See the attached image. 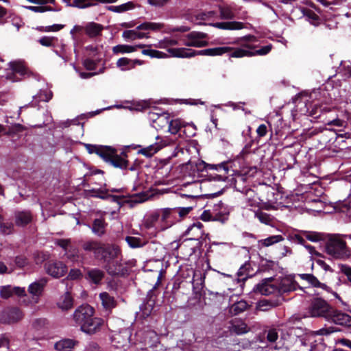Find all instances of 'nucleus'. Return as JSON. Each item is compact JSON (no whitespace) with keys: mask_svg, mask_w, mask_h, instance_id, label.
I'll list each match as a JSON object with an SVG mask.
<instances>
[{"mask_svg":"<svg viewBox=\"0 0 351 351\" xmlns=\"http://www.w3.org/2000/svg\"><path fill=\"white\" fill-rule=\"evenodd\" d=\"M46 269L48 274L58 278L63 276L66 273L67 267L62 261H50L46 265Z\"/></svg>","mask_w":351,"mask_h":351,"instance_id":"10","label":"nucleus"},{"mask_svg":"<svg viewBox=\"0 0 351 351\" xmlns=\"http://www.w3.org/2000/svg\"><path fill=\"white\" fill-rule=\"evenodd\" d=\"M242 46L245 48H247L248 49H250L251 50V53H252V56H264V55H266L267 53H269L271 49H272V45H265V46H263L262 47L261 49H258V50H254L252 51L253 49H254L255 47L252 45H250V44H243L242 45Z\"/></svg>","mask_w":351,"mask_h":351,"instance_id":"34","label":"nucleus"},{"mask_svg":"<svg viewBox=\"0 0 351 351\" xmlns=\"http://www.w3.org/2000/svg\"><path fill=\"white\" fill-rule=\"evenodd\" d=\"M106 0H73L72 1V5L74 8H77L80 9H84L88 7L94 6L97 3L95 2H99L101 3H105Z\"/></svg>","mask_w":351,"mask_h":351,"instance_id":"33","label":"nucleus"},{"mask_svg":"<svg viewBox=\"0 0 351 351\" xmlns=\"http://www.w3.org/2000/svg\"><path fill=\"white\" fill-rule=\"evenodd\" d=\"M143 60H131L125 57L118 59L116 63L117 66L123 71L134 69L136 65H143Z\"/></svg>","mask_w":351,"mask_h":351,"instance_id":"18","label":"nucleus"},{"mask_svg":"<svg viewBox=\"0 0 351 351\" xmlns=\"http://www.w3.org/2000/svg\"><path fill=\"white\" fill-rule=\"evenodd\" d=\"M104 29L102 25L95 22L88 23L84 27L86 34L90 38L97 37L101 35Z\"/></svg>","mask_w":351,"mask_h":351,"instance_id":"30","label":"nucleus"},{"mask_svg":"<svg viewBox=\"0 0 351 351\" xmlns=\"http://www.w3.org/2000/svg\"><path fill=\"white\" fill-rule=\"evenodd\" d=\"M279 287H256L254 290L255 292H258L262 295H269L275 291H280Z\"/></svg>","mask_w":351,"mask_h":351,"instance_id":"52","label":"nucleus"},{"mask_svg":"<svg viewBox=\"0 0 351 351\" xmlns=\"http://www.w3.org/2000/svg\"><path fill=\"white\" fill-rule=\"evenodd\" d=\"M14 230V224L12 222H0V232L3 234H10Z\"/></svg>","mask_w":351,"mask_h":351,"instance_id":"53","label":"nucleus"},{"mask_svg":"<svg viewBox=\"0 0 351 351\" xmlns=\"http://www.w3.org/2000/svg\"><path fill=\"white\" fill-rule=\"evenodd\" d=\"M208 45V41L199 40H189L185 43L186 46L195 47H203L207 46Z\"/></svg>","mask_w":351,"mask_h":351,"instance_id":"62","label":"nucleus"},{"mask_svg":"<svg viewBox=\"0 0 351 351\" xmlns=\"http://www.w3.org/2000/svg\"><path fill=\"white\" fill-rule=\"evenodd\" d=\"M23 317L21 311L15 307L7 308L0 312V322L2 324H14Z\"/></svg>","mask_w":351,"mask_h":351,"instance_id":"7","label":"nucleus"},{"mask_svg":"<svg viewBox=\"0 0 351 351\" xmlns=\"http://www.w3.org/2000/svg\"><path fill=\"white\" fill-rule=\"evenodd\" d=\"M169 127L167 129V132H170L172 134H176L180 132H183V133L187 137H191L194 136V132H191L187 134V130L189 129V127H191V125L186 124L184 123L182 120L179 119H171L169 123Z\"/></svg>","mask_w":351,"mask_h":351,"instance_id":"12","label":"nucleus"},{"mask_svg":"<svg viewBox=\"0 0 351 351\" xmlns=\"http://www.w3.org/2000/svg\"><path fill=\"white\" fill-rule=\"evenodd\" d=\"M15 264L19 268H23L29 263L28 259L23 255H19L15 257Z\"/></svg>","mask_w":351,"mask_h":351,"instance_id":"63","label":"nucleus"},{"mask_svg":"<svg viewBox=\"0 0 351 351\" xmlns=\"http://www.w3.org/2000/svg\"><path fill=\"white\" fill-rule=\"evenodd\" d=\"M210 25L225 30H239L244 28V23L239 21L217 22L210 23Z\"/></svg>","mask_w":351,"mask_h":351,"instance_id":"22","label":"nucleus"},{"mask_svg":"<svg viewBox=\"0 0 351 351\" xmlns=\"http://www.w3.org/2000/svg\"><path fill=\"white\" fill-rule=\"evenodd\" d=\"M296 277L306 281L310 285H326L320 282L317 278L311 274H302L296 275H289L280 284V285H299L295 280Z\"/></svg>","mask_w":351,"mask_h":351,"instance_id":"6","label":"nucleus"},{"mask_svg":"<svg viewBox=\"0 0 351 351\" xmlns=\"http://www.w3.org/2000/svg\"><path fill=\"white\" fill-rule=\"evenodd\" d=\"M204 167L205 169H215L218 171H223V176H232L234 172V170L232 169V161H226L221 162L217 165H210L203 163Z\"/></svg>","mask_w":351,"mask_h":351,"instance_id":"17","label":"nucleus"},{"mask_svg":"<svg viewBox=\"0 0 351 351\" xmlns=\"http://www.w3.org/2000/svg\"><path fill=\"white\" fill-rule=\"evenodd\" d=\"M220 18L223 20H230L235 17L232 8L229 5H219Z\"/></svg>","mask_w":351,"mask_h":351,"instance_id":"39","label":"nucleus"},{"mask_svg":"<svg viewBox=\"0 0 351 351\" xmlns=\"http://www.w3.org/2000/svg\"><path fill=\"white\" fill-rule=\"evenodd\" d=\"M160 146L158 143H155L139 149L138 153L146 157H152L155 153L160 150Z\"/></svg>","mask_w":351,"mask_h":351,"instance_id":"41","label":"nucleus"},{"mask_svg":"<svg viewBox=\"0 0 351 351\" xmlns=\"http://www.w3.org/2000/svg\"><path fill=\"white\" fill-rule=\"evenodd\" d=\"M328 306L327 303L321 298H315L312 302L309 312L312 317H327Z\"/></svg>","mask_w":351,"mask_h":351,"instance_id":"11","label":"nucleus"},{"mask_svg":"<svg viewBox=\"0 0 351 351\" xmlns=\"http://www.w3.org/2000/svg\"><path fill=\"white\" fill-rule=\"evenodd\" d=\"M79 342L72 339H63L55 343V348L58 351H71Z\"/></svg>","mask_w":351,"mask_h":351,"instance_id":"27","label":"nucleus"},{"mask_svg":"<svg viewBox=\"0 0 351 351\" xmlns=\"http://www.w3.org/2000/svg\"><path fill=\"white\" fill-rule=\"evenodd\" d=\"M57 305L62 310H68L73 307V298L69 291H66L64 295L60 298Z\"/></svg>","mask_w":351,"mask_h":351,"instance_id":"31","label":"nucleus"},{"mask_svg":"<svg viewBox=\"0 0 351 351\" xmlns=\"http://www.w3.org/2000/svg\"><path fill=\"white\" fill-rule=\"evenodd\" d=\"M128 197L125 195H115L110 194L108 195V199L111 202H115L119 205V207L123 206L125 204H138L147 200L149 197V195L147 192H141L138 193L133 194L128 196L130 199H126Z\"/></svg>","mask_w":351,"mask_h":351,"instance_id":"5","label":"nucleus"},{"mask_svg":"<svg viewBox=\"0 0 351 351\" xmlns=\"http://www.w3.org/2000/svg\"><path fill=\"white\" fill-rule=\"evenodd\" d=\"M165 271H163L162 270H160L159 271H156L154 272H152L150 274H147V275L153 276V278L156 279V281L154 282V284L153 285L157 286V285H161L162 284V280L163 278H165Z\"/></svg>","mask_w":351,"mask_h":351,"instance_id":"58","label":"nucleus"},{"mask_svg":"<svg viewBox=\"0 0 351 351\" xmlns=\"http://www.w3.org/2000/svg\"><path fill=\"white\" fill-rule=\"evenodd\" d=\"M229 330L230 332L234 333L237 335H241L247 333L250 328L247 325L241 320H235L233 321L230 326L229 327Z\"/></svg>","mask_w":351,"mask_h":351,"instance_id":"28","label":"nucleus"},{"mask_svg":"<svg viewBox=\"0 0 351 351\" xmlns=\"http://www.w3.org/2000/svg\"><path fill=\"white\" fill-rule=\"evenodd\" d=\"M350 256L346 241L339 234H330V257L336 259H346Z\"/></svg>","mask_w":351,"mask_h":351,"instance_id":"4","label":"nucleus"},{"mask_svg":"<svg viewBox=\"0 0 351 351\" xmlns=\"http://www.w3.org/2000/svg\"><path fill=\"white\" fill-rule=\"evenodd\" d=\"M136 51V47L128 45H117L112 47L114 54L128 53Z\"/></svg>","mask_w":351,"mask_h":351,"instance_id":"44","label":"nucleus"},{"mask_svg":"<svg viewBox=\"0 0 351 351\" xmlns=\"http://www.w3.org/2000/svg\"><path fill=\"white\" fill-rule=\"evenodd\" d=\"M49 322L46 318H34L31 321V326L35 330H41L47 327Z\"/></svg>","mask_w":351,"mask_h":351,"instance_id":"40","label":"nucleus"},{"mask_svg":"<svg viewBox=\"0 0 351 351\" xmlns=\"http://www.w3.org/2000/svg\"><path fill=\"white\" fill-rule=\"evenodd\" d=\"M274 306L272 302L267 300H261L256 304L255 308V313L257 314L258 311H267Z\"/></svg>","mask_w":351,"mask_h":351,"instance_id":"49","label":"nucleus"},{"mask_svg":"<svg viewBox=\"0 0 351 351\" xmlns=\"http://www.w3.org/2000/svg\"><path fill=\"white\" fill-rule=\"evenodd\" d=\"M268 132L267 127L265 124H261L256 129L257 137L256 141L257 143H259L260 139L267 135Z\"/></svg>","mask_w":351,"mask_h":351,"instance_id":"61","label":"nucleus"},{"mask_svg":"<svg viewBox=\"0 0 351 351\" xmlns=\"http://www.w3.org/2000/svg\"><path fill=\"white\" fill-rule=\"evenodd\" d=\"M64 27V25L54 24L49 26H39L36 29L40 32H58Z\"/></svg>","mask_w":351,"mask_h":351,"instance_id":"51","label":"nucleus"},{"mask_svg":"<svg viewBox=\"0 0 351 351\" xmlns=\"http://www.w3.org/2000/svg\"><path fill=\"white\" fill-rule=\"evenodd\" d=\"M332 70H334L335 73L332 74L330 71V80L337 74H341L346 77H351V64L349 62L346 63L343 60H337L335 64L332 66Z\"/></svg>","mask_w":351,"mask_h":351,"instance_id":"13","label":"nucleus"},{"mask_svg":"<svg viewBox=\"0 0 351 351\" xmlns=\"http://www.w3.org/2000/svg\"><path fill=\"white\" fill-rule=\"evenodd\" d=\"M95 310L92 306L82 304L75 309L73 319L80 326L82 331L93 335L99 331L104 324L103 319L93 316Z\"/></svg>","mask_w":351,"mask_h":351,"instance_id":"3","label":"nucleus"},{"mask_svg":"<svg viewBox=\"0 0 351 351\" xmlns=\"http://www.w3.org/2000/svg\"><path fill=\"white\" fill-rule=\"evenodd\" d=\"M255 217L261 223L266 225H271L274 220V217L272 215L263 212L261 209H258L255 212Z\"/></svg>","mask_w":351,"mask_h":351,"instance_id":"37","label":"nucleus"},{"mask_svg":"<svg viewBox=\"0 0 351 351\" xmlns=\"http://www.w3.org/2000/svg\"><path fill=\"white\" fill-rule=\"evenodd\" d=\"M302 234L305 238L312 242L319 241H325V252L329 254V238L326 239V237L324 233L311 231H304Z\"/></svg>","mask_w":351,"mask_h":351,"instance_id":"15","label":"nucleus"},{"mask_svg":"<svg viewBox=\"0 0 351 351\" xmlns=\"http://www.w3.org/2000/svg\"><path fill=\"white\" fill-rule=\"evenodd\" d=\"M122 36L125 39L128 40H136V39H141L145 37H147L145 33L139 32L136 30H125L123 32Z\"/></svg>","mask_w":351,"mask_h":351,"instance_id":"42","label":"nucleus"},{"mask_svg":"<svg viewBox=\"0 0 351 351\" xmlns=\"http://www.w3.org/2000/svg\"><path fill=\"white\" fill-rule=\"evenodd\" d=\"M204 233L203 224L199 221H196L188 227L184 232V235L191 236L190 239L191 240H198L202 238Z\"/></svg>","mask_w":351,"mask_h":351,"instance_id":"16","label":"nucleus"},{"mask_svg":"<svg viewBox=\"0 0 351 351\" xmlns=\"http://www.w3.org/2000/svg\"><path fill=\"white\" fill-rule=\"evenodd\" d=\"M57 40L56 37L43 36L38 40V43L44 47H53L54 46V42Z\"/></svg>","mask_w":351,"mask_h":351,"instance_id":"57","label":"nucleus"},{"mask_svg":"<svg viewBox=\"0 0 351 351\" xmlns=\"http://www.w3.org/2000/svg\"><path fill=\"white\" fill-rule=\"evenodd\" d=\"M43 291V287H29L28 292L32 296L31 302L37 303L39 296Z\"/></svg>","mask_w":351,"mask_h":351,"instance_id":"46","label":"nucleus"},{"mask_svg":"<svg viewBox=\"0 0 351 351\" xmlns=\"http://www.w3.org/2000/svg\"><path fill=\"white\" fill-rule=\"evenodd\" d=\"M201 219H202L204 221H208L210 220L213 221H218L221 223H224L228 219V213H222L221 212H219L218 213H216L215 216H213V215L210 213L209 210H204L200 217Z\"/></svg>","mask_w":351,"mask_h":351,"instance_id":"29","label":"nucleus"},{"mask_svg":"<svg viewBox=\"0 0 351 351\" xmlns=\"http://www.w3.org/2000/svg\"><path fill=\"white\" fill-rule=\"evenodd\" d=\"M168 52L173 56L176 58H191L197 55L201 56H208V53H206V49L203 50H194L191 49L186 48H169L168 49Z\"/></svg>","mask_w":351,"mask_h":351,"instance_id":"9","label":"nucleus"},{"mask_svg":"<svg viewBox=\"0 0 351 351\" xmlns=\"http://www.w3.org/2000/svg\"><path fill=\"white\" fill-rule=\"evenodd\" d=\"M278 338V333L276 328H270L267 333V339L271 343L275 342Z\"/></svg>","mask_w":351,"mask_h":351,"instance_id":"64","label":"nucleus"},{"mask_svg":"<svg viewBox=\"0 0 351 351\" xmlns=\"http://www.w3.org/2000/svg\"><path fill=\"white\" fill-rule=\"evenodd\" d=\"M125 241L128 245L132 248L141 247L145 245V243L138 237H134L131 236H127L125 237Z\"/></svg>","mask_w":351,"mask_h":351,"instance_id":"48","label":"nucleus"},{"mask_svg":"<svg viewBox=\"0 0 351 351\" xmlns=\"http://www.w3.org/2000/svg\"><path fill=\"white\" fill-rule=\"evenodd\" d=\"M82 247L86 252H92L96 259L106 263L109 274L114 276H125L128 269L121 263V250L115 244H104L97 241H88L83 243Z\"/></svg>","mask_w":351,"mask_h":351,"instance_id":"1","label":"nucleus"},{"mask_svg":"<svg viewBox=\"0 0 351 351\" xmlns=\"http://www.w3.org/2000/svg\"><path fill=\"white\" fill-rule=\"evenodd\" d=\"M284 240V237L282 235H272L265 239L259 241L261 244L265 247H269L275 243Z\"/></svg>","mask_w":351,"mask_h":351,"instance_id":"45","label":"nucleus"},{"mask_svg":"<svg viewBox=\"0 0 351 351\" xmlns=\"http://www.w3.org/2000/svg\"><path fill=\"white\" fill-rule=\"evenodd\" d=\"M150 119L152 121L153 127L157 130L167 132L171 121L169 113L163 112L162 114H158L152 112L150 113Z\"/></svg>","mask_w":351,"mask_h":351,"instance_id":"8","label":"nucleus"},{"mask_svg":"<svg viewBox=\"0 0 351 351\" xmlns=\"http://www.w3.org/2000/svg\"><path fill=\"white\" fill-rule=\"evenodd\" d=\"M15 223L17 226H25L32 221V214L29 210L15 211Z\"/></svg>","mask_w":351,"mask_h":351,"instance_id":"21","label":"nucleus"},{"mask_svg":"<svg viewBox=\"0 0 351 351\" xmlns=\"http://www.w3.org/2000/svg\"><path fill=\"white\" fill-rule=\"evenodd\" d=\"M162 25L152 22H145L137 26V30H159L162 27Z\"/></svg>","mask_w":351,"mask_h":351,"instance_id":"47","label":"nucleus"},{"mask_svg":"<svg viewBox=\"0 0 351 351\" xmlns=\"http://www.w3.org/2000/svg\"><path fill=\"white\" fill-rule=\"evenodd\" d=\"M65 256L71 261L75 262L78 259V251L76 248L70 247L65 251Z\"/></svg>","mask_w":351,"mask_h":351,"instance_id":"55","label":"nucleus"},{"mask_svg":"<svg viewBox=\"0 0 351 351\" xmlns=\"http://www.w3.org/2000/svg\"><path fill=\"white\" fill-rule=\"evenodd\" d=\"M134 7L135 5L133 2L128 1L119 5H109L107 7V10L114 12L121 13L132 10L134 8Z\"/></svg>","mask_w":351,"mask_h":351,"instance_id":"38","label":"nucleus"},{"mask_svg":"<svg viewBox=\"0 0 351 351\" xmlns=\"http://www.w3.org/2000/svg\"><path fill=\"white\" fill-rule=\"evenodd\" d=\"M341 16H349L346 6L343 1H339V2L335 3L333 1H330V21L332 17L335 18Z\"/></svg>","mask_w":351,"mask_h":351,"instance_id":"20","label":"nucleus"},{"mask_svg":"<svg viewBox=\"0 0 351 351\" xmlns=\"http://www.w3.org/2000/svg\"><path fill=\"white\" fill-rule=\"evenodd\" d=\"M105 272L99 268L88 269L84 278L90 282L98 285L105 277Z\"/></svg>","mask_w":351,"mask_h":351,"instance_id":"14","label":"nucleus"},{"mask_svg":"<svg viewBox=\"0 0 351 351\" xmlns=\"http://www.w3.org/2000/svg\"><path fill=\"white\" fill-rule=\"evenodd\" d=\"M84 276V274L80 269H71L68 274L67 278L72 280H80Z\"/></svg>","mask_w":351,"mask_h":351,"instance_id":"56","label":"nucleus"},{"mask_svg":"<svg viewBox=\"0 0 351 351\" xmlns=\"http://www.w3.org/2000/svg\"><path fill=\"white\" fill-rule=\"evenodd\" d=\"M232 49L233 48L230 47H218L206 49V53H208L209 56H221L223 53L231 51Z\"/></svg>","mask_w":351,"mask_h":351,"instance_id":"43","label":"nucleus"},{"mask_svg":"<svg viewBox=\"0 0 351 351\" xmlns=\"http://www.w3.org/2000/svg\"><path fill=\"white\" fill-rule=\"evenodd\" d=\"M161 213V219L163 221L173 223L177 219V208H164Z\"/></svg>","mask_w":351,"mask_h":351,"instance_id":"32","label":"nucleus"},{"mask_svg":"<svg viewBox=\"0 0 351 351\" xmlns=\"http://www.w3.org/2000/svg\"><path fill=\"white\" fill-rule=\"evenodd\" d=\"M331 322L337 325L349 327L351 326V316L339 311H333L332 314L330 313Z\"/></svg>","mask_w":351,"mask_h":351,"instance_id":"19","label":"nucleus"},{"mask_svg":"<svg viewBox=\"0 0 351 351\" xmlns=\"http://www.w3.org/2000/svg\"><path fill=\"white\" fill-rule=\"evenodd\" d=\"M247 306L248 305L245 301L240 300L230 306L229 312L232 315H237L245 311Z\"/></svg>","mask_w":351,"mask_h":351,"instance_id":"35","label":"nucleus"},{"mask_svg":"<svg viewBox=\"0 0 351 351\" xmlns=\"http://www.w3.org/2000/svg\"><path fill=\"white\" fill-rule=\"evenodd\" d=\"M99 298L105 308L111 309L116 306L117 303L114 298L110 296L108 293L104 292L100 293Z\"/></svg>","mask_w":351,"mask_h":351,"instance_id":"36","label":"nucleus"},{"mask_svg":"<svg viewBox=\"0 0 351 351\" xmlns=\"http://www.w3.org/2000/svg\"><path fill=\"white\" fill-rule=\"evenodd\" d=\"M91 191L93 192H99V195H91L93 197L99 198L104 200H108V195H110L108 193V189H91Z\"/></svg>","mask_w":351,"mask_h":351,"instance_id":"59","label":"nucleus"},{"mask_svg":"<svg viewBox=\"0 0 351 351\" xmlns=\"http://www.w3.org/2000/svg\"><path fill=\"white\" fill-rule=\"evenodd\" d=\"M245 56H252V53H251L250 49L248 50L241 48H237L230 54V58H243Z\"/></svg>","mask_w":351,"mask_h":351,"instance_id":"50","label":"nucleus"},{"mask_svg":"<svg viewBox=\"0 0 351 351\" xmlns=\"http://www.w3.org/2000/svg\"><path fill=\"white\" fill-rule=\"evenodd\" d=\"M10 67L12 70L10 74H8L7 78L15 81L13 78L15 74H19L23 76L27 73V68L21 62H10L9 63Z\"/></svg>","mask_w":351,"mask_h":351,"instance_id":"25","label":"nucleus"},{"mask_svg":"<svg viewBox=\"0 0 351 351\" xmlns=\"http://www.w3.org/2000/svg\"><path fill=\"white\" fill-rule=\"evenodd\" d=\"M91 191L93 192H99V195H91L93 197L99 198L104 200H108V195H110L108 193V189H91Z\"/></svg>","mask_w":351,"mask_h":351,"instance_id":"60","label":"nucleus"},{"mask_svg":"<svg viewBox=\"0 0 351 351\" xmlns=\"http://www.w3.org/2000/svg\"><path fill=\"white\" fill-rule=\"evenodd\" d=\"M107 226L108 223L106 222L104 218H96L93 221L91 230L95 235L101 237L106 234Z\"/></svg>","mask_w":351,"mask_h":351,"instance_id":"24","label":"nucleus"},{"mask_svg":"<svg viewBox=\"0 0 351 351\" xmlns=\"http://www.w3.org/2000/svg\"><path fill=\"white\" fill-rule=\"evenodd\" d=\"M85 147L89 154H96L106 162L110 164L114 168L121 170H135L134 167H129L130 162L128 160V154L125 151L118 154L117 150L111 146L86 144Z\"/></svg>","mask_w":351,"mask_h":351,"instance_id":"2","label":"nucleus"},{"mask_svg":"<svg viewBox=\"0 0 351 351\" xmlns=\"http://www.w3.org/2000/svg\"><path fill=\"white\" fill-rule=\"evenodd\" d=\"M25 129V126L20 123H16L11 127H9L7 130L6 135L7 136H12L13 134L21 132L24 131Z\"/></svg>","mask_w":351,"mask_h":351,"instance_id":"54","label":"nucleus"},{"mask_svg":"<svg viewBox=\"0 0 351 351\" xmlns=\"http://www.w3.org/2000/svg\"><path fill=\"white\" fill-rule=\"evenodd\" d=\"M252 270L251 264L249 262L242 265L237 272V282L244 283L247 278H251L252 276V274H251Z\"/></svg>","mask_w":351,"mask_h":351,"instance_id":"26","label":"nucleus"},{"mask_svg":"<svg viewBox=\"0 0 351 351\" xmlns=\"http://www.w3.org/2000/svg\"><path fill=\"white\" fill-rule=\"evenodd\" d=\"M1 296L3 298H8L13 294L22 297L26 295L24 287H2L0 291Z\"/></svg>","mask_w":351,"mask_h":351,"instance_id":"23","label":"nucleus"}]
</instances>
